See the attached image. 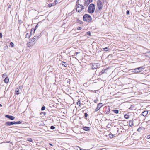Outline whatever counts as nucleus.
<instances>
[{
	"label": "nucleus",
	"instance_id": "f3484780",
	"mask_svg": "<svg viewBox=\"0 0 150 150\" xmlns=\"http://www.w3.org/2000/svg\"><path fill=\"white\" fill-rule=\"evenodd\" d=\"M32 29H31V30L30 31V34H28V33H27L26 35V37L28 38H30V36L32 34Z\"/></svg>",
	"mask_w": 150,
	"mask_h": 150
},
{
	"label": "nucleus",
	"instance_id": "0e129e2a",
	"mask_svg": "<svg viewBox=\"0 0 150 150\" xmlns=\"http://www.w3.org/2000/svg\"><path fill=\"white\" fill-rule=\"evenodd\" d=\"M149 62H150V61H149Z\"/></svg>",
	"mask_w": 150,
	"mask_h": 150
},
{
	"label": "nucleus",
	"instance_id": "bb28decb",
	"mask_svg": "<svg viewBox=\"0 0 150 150\" xmlns=\"http://www.w3.org/2000/svg\"><path fill=\"white\" fill-rule=\"evenodd\" d=\"M124 117L125 119H128L129 118V116L127 114H125L124 115Z\"/></svg>",
	"mask_w": 150,
	"mask_h": 150
},
{
	"label": "nucleus",
	"instance_id": "c03bdc74",
	"mask_svg": "<svg viewBox=\"0 0 150 150\" xmlns=\"http://www.w3.org/2000/svg\"><path fill=\"white\" fill-rule=\"evenodd\" d=\"M103 2V3H105L106 2V0H102V1H101Z\"/></svg>",
	"mask_w": 150,
	"mask_h": 150
},
{
	"label": "nucleus",
	"instance_id": "4468645a",
	"mask_svg": "<svg viewBox=\"0 0 150 150\" xmlns=\"http://www.w3.org/2000/svg\"><path fill=\"white\" fill-rule=\"evenodd\" d=\"M41 23V21H40V22H39L37 24V25L35 26V28H34L33 29V30H34V32H33V34H34L35 32V30H36V29L38 27V25Z\"/></svg>",
	"mask_w": 150,
	"mask_h": 150
},
{
	"label": "nucleus",
	"instance_id": "6ab92c4d",
	"mask_svg": "<svg viewBox=\"0 0 150 150\" xmlns=\"http://www.w3.org/2000/svg\"><path fill=\"white\" fill-rule=\"evenodd\" d=\"M76 22L80 25H82L83 24V22L82 21H80L79 19H77L76 20Z\"/></svg>",
	"mask_w": 150,
	"mask_h": 150
},
{
	"label": "nucleus",
	"instance_id": "3c124183",
	"mask_svg": "<svg viewBox=\"0 0 150 150\" xmlns=\"http://www.w3.org/2000/svg\"><path fill=\"white\" fill-rule=\"evenodd\" d=\"M49 144L51 146H53V145L52 144H51V143H49Z\"/></svg>",
	"mask_w": 150,
	"mask_h": 150
},
{
	"label": "nucleus",
	"instance_id": "37998d69",
	"mask_svg": "<svg viewBox=\"0 0 150 150\" xmlns=\"http://www.w3.org/2000/svg\"><path fill=\"white\" fill-rule=\"evenodd\" d=\"M82 28L81 27H78V28H77V29L78 30H81V29Z\"/></svg>",
	"mask_w": 150,
	"mask_h": 150
},
{
	"label": "nucleus",
	"instance_id": "052dcab7",
	"mask_svg": "<svg viewBox=\"0 0 150 150\" xmlns=\"http://www.w3.org/2000/svg\"><path fill=\"white\" fill-rule=\"evenodd\" d=\"M81 8H78V9H80Z\"/></svg>",
	"mask_w": 150,
	"mask_h": 150
},
{
	"label": "nucleus",
	"instance_id": "f704fd0d",
	"mask_svg": "<svg viewBox=\"0 0 150 150\" xmlns=\"http://www.w3.org/2000/svg\"><path fill=\"white\" fill-rule=\"evenodd\" d=\"M86 34L88 36H91V33L90 31H88L86 32Z\"/></svg>",
	"mask_w": 150,
	"mask_h": 150
},
{
	"label": "nucleus",
	"instance_id": "c9c22d12",
	"mask_svg": "<svg viewBox=\"0 0 150 150\" xmlns=\"http://www.w3.org/2000/svg\"><path fill=\"white\" fill-rule=\"evenodd\" d=\"M45 109V106H43L41 109V110L42 111H43Z\"/></svg>",
	"mask_w": 150,
	"mask_h": 150
},
{
	"label": "nucleus",
	"instance_id": "a19ab883",
	"mask_svg": "<svg viewBox=\"0 0 150 150\" xmlns=\"http://www.w3.org/2000/svg\"><path fill=\"white\" fill-rule=\"evenodd\" d=\"M11 122H12V125H14V124H16V122H15V121Z\"/></svg>",
	"mask_w": 150,
	"mask_h": 150
},
{
	"label": "nucleus",
	"instance_id": "7ed1b4c3",
	"mask_svg": "<svg viewBox=\"0 0 150 150\" xmlns=\"http://www.w3.org/2000/svg\"><path fill=\"white\" fill-rule=\"evenodd\" d=\"M97 3L98 10L99 11L101 10L103 7L102 2L100 0H98L97 1Z\"/></svg>",
	"mask_w": 150,
	"mask_h": 150
},
{
	"label": "nucleus",
	"instance_id": "bf43d9fd",
	"mask_svg": "<svg viewBox=\"0 0 150 150\" xmlns=\"http://www.w3.org/2000/svg\"><path fill=\"white\" fill-rule=\"evenodd\" d=\"M94 92L95 93H96V91L95 90V91H94Z\"/></svg>",
	"mask_w": 150,
	"mask_h": 150
},
{
	"label": "nucleus",
	"instance_id": "680f3d73",
	"mask_svg": "<svg viewBox=\"0 0 150 150\" xmlns=\"http://www.w3.org/2000/svg\"><path fill=\"white\" fill-rule=\"evenodd\" d=\"M79 0H77V1L76 3H77V2H78L79 1Z\"/></svg>",
	"mask_w": 150,
	"mask_h": 150
},
{
	"label": "nucleus",
	"instance_id": "58836bf2",
	"mask_svg": "<svg viewBox=\"0 0 150 150\" xmlns=\"http://www.w3.org/2000/svg\"><path fill=\"white\" fill-rule=\"evenodd\" d=\"M129 10H127L126 11V14L127 15H129Z\"/></svg>",
	"mask_w": 150,
	"mask_h": 150
},
{
	"label": "nucleus",
	"instance_id": "412c9836",
	"mask_svg": "<svg viewBox=\"0 0 150 150\" xmlns=\"http://www.w3.org/2000/svg\"><path fill=\"white\" fill-rule=\"evenodd\" d=\"M90 3L88 1V0H85V6H87Z\"/></svg>",
	"mask_w": 150,
	"mask_h": 150
},
{
	"label": "nucleus",
	"instance_id": "39448f33",
	"mask_svg": "<svg viewBox=\"0 0 150 150\" xmlns=\"http://www.w3.org/2000/svg\"><path fill=\"white\" fill-rule=\"evenodd\" d=\"M84 8L83 6L79 4H78L76 7V11L77 12H80Z\"/></svg>",
	"mask_w": 150,
	"mask_h": 150
},
{
	"label": "nucleus",
	"instance_id": "e2e57ef3",
	"mask_svg": "<svg viewBox=\"0 0 150 150\" xmlns=\"http://www.w3.org/2000/svg\"><path fill=\"white\" fill-rule=\"evenodd\" d=\"M84 111H83V113Z\"/></svg>",
	"mask_w": 150,
	"mask_h": 150
},
{
	"label": "nucleus",
	"instance_id": "f8f14e48",
	"mask_svg": "<svg viewBox=\"0 0 150 150\" xmlns=\"http://www.w3.org/2000/svg\"><path fill=\"white\" fill-rule=\"evenodd\" d=\"M82 127L83 129L85 131H88L90 130L89 127L83 126Z\"/></svg>",
	"mask_w": 150,
	"mask_h": 150
},
{
	"label": "nucleus",
	"instance_id": "f257e3e1",
	"mask_svg": "<svg viewBox=\"0 0 150 150\" xmlns=\"http://www.w3.org/2000/svg\"><path fill=\"white\" fill-rule=\"evenodd\" d=\"M83 20L86 23H90L92 20V17L88 14H85L83 18Z\"/></svg>",
	"mask_w": 150,
	"mask_h": 150
},
{
	"label": "nucleus",
	"instance_id": "b1692460",
	"mask_svg": "<svg viewBox=\"0 0 150 150\" xmlns=\"http://www.w3.org/2000/svg\"><path fill=\"white\" fill-rule=\"evenodd\" d=\"M109 50V47H106L103 48V50L105 51H107Z\"/></svg>",
	"mask_w": 150,
	"mask_h": 150
},
{
	"label": "nucleus",
	"instance_id": "4c0bfd02",
	"mask_svg": "<svg viewBox=\"0 0 150 150\" xmlns=\"http://www.w3.org/2000/svg\"><path fill=\"white\" fill-rule=\"evenodd\" d=\"M70 80L69 79H67V80H66V81L67 83H69L70 82Z\"/></svg>",
	"mask_w": 150,
	"mask_h": 150
},
{
	"label": "nucleus",
	"instance_id": "c85d7f7f",
	"mask_svg": "<svg viewBox=\"0 0 150 150\" xmlns=\"http://www.w3.org/2000/svg\"><path fill=\"white\" fill-rule=\"evenodd\" d=\"M143 128L142 127H140L137 129V131L139 132H140L141 130Z\"/></svg>",
	"mask_w": 150,
	"mask_h": 150
},
{
	"label": "nucleus",
	"instance_id": "cd10ccee",
	"mask_svg": "<svg viewBox=\"0 0 150 150\" xmlns=\"http://www.w3.org/2000/svg\"><path fill=\"white\" fill-rule=\"evenodd\" d=\"M109 137L110 138H112L113 137L114 135L111 134H110L109 135Z\"/></svg>",
	"mask_w": 150,
	"mask_h": 150
},
{
	"label": "nucleus",
	"instance_id": "9b49d317",
	"mask_svg": "<svg viewBox=\"0 0 150 150\" xmlns=\"http://www.w3.org/2000/svg\"><path fill=\"white\" fill-rule=\"evenodd\" d=\"M148 113V111L145 110L142 112V115L143 116L145 117V116H146V115H147Z\"/></svg>",
	"mask_w": 150,
	"mask_h": 150
},
{
	"label": "nucleus",
	"instance_id": "aec40b11",
	"mask_svg": "<svg viewBox=\"0 0 150 150\" xmlns=\"http://www.w3.org/2000/svg\"><path fill=\"white\" fill-rule=\"evenodd\" d=\"M133 119L132 120H130L129 121V125L131 127V126H132L133 125Z\"/></svg>",
	"mask_w": 150,
	"mask_h": 150
},
{
	"label": "nucleus",
	"instance_id": "1a4fd4ad",
	"mask_svg": "<svg viewBox=\"0 0 150 150\" xmlns=\"http://www.w3.org/2000/svg\"><path fill=\"white\" fill-rule=\"evenodd\" d=\"M5 117L11 120H13L14 119L15 117H14L13 116L9 115H5Z\"/></svg>",
	"mask_w": 150,
	"mask_h": 150
},
{
	"label": "nucleus",
	"instance_id": "e433bc0d",
	"mask_svg": "<svg viewBox=\"0 0 150 150\" xmlns=\"http://www.w3.org/2000/svg\"><path fill=\"white\" fill-rule=\"evenodd\" d=\"M7 76L6 73H4L2 75V76L3 78H5V76Z\"/></svg>",
	"mask_w": 150,
	"mask_h": 150
},
{
	"label": "nucleus",
	"instance_id": "09e8293b",
	"mask_svg": "<svg viewBox=\"0 0 150 150\" xmlns=\"http://www.w3.org/2000/svg\"><path fill=\"white\" fill-rule=\"evenodd\" d=\"M147 138V139L150 138V135H148Z\"/></svg>",
	"mask_w": 150,
	"mask_h": 150
},
{
	"label": "nucleus",
	"instance_id": "2eb2a0df",
	"mask_svg": "<svg viewBox=\"0 0 150 150\" xmlns=\"http://www.w3.org/2000/svg\"><path fill=\"white\" fill-rule=\"evenodd\" d=\"M4 82L6 83H7L9 82V79L8 76H6L5 79L4 80Z\"/></svg>",
	"mask_w": 150,
	"mask_h": 150
},
{
	"label": "nucleus",
	"instance_id": "a18cd8bd",
	"mask_svg": "<svg viewBox=\"0 0 150 150\" xmlns=\"http://www.w3.org/2000/svg\"><path fill=\"white\" fill-rule=\"evenodd\" d=\"M88 1L89 3H90L92 2L93 0H88Z\"/></svg>",
	"mask_w": 150,
	"mask_h": 150
},
{
	"label": "nucleus",
	"instance_id": "6e6552de",
	"mask_svg": "<svg viewBox=\"0 0 150 150\" xmlns=\"http://www.w3.org/2000/svg\"><path fill=\"white\" fill-rule=\"evenodd\" d=\"M102 103H99L98 104L97 107L96 108L95 111H97L101 108L102 106Z\"/></svg>",
	"mask_w": 150,
	"mask_h": 150
},
{
	"label": "nucleus",
	"instance_id": "a211bd4d",
	"mask_svg": "<svg viewBox=\"0 0 150 150\" xmlns=\"http://www.w3.org/2000/svg\"><path fill=\"white\" fill-rule=\"evenodd\" d=\"M56 4V3H50L48 4L47 6L49 7H50L53 6H54Z\"/></svg>",
	"mask_w": 150,
	"mask_h": 150
},
{
	"label": "nucleus",
	"instance_id": "423d86ee",
	"mask_svg": "<svg viewBox=\"0 0 150 150\" xmlns=\"http://www.w3.org/2000/svg\"><path fill=\"white\" fill-rule=\"evenodd\" d=\"M92 69H94L97 68L99 66V63H91L90 64Z\"/></svg>",
	"mask_w": 150,
	"mask_h": 150
},
{
	"label": "nucleus",
	"instance_id": "13d9d810",
	"mask_svg": "<svg viewBox=\"0 0 150 150\" xmlns=\"http://www.w3.org/2000/svg\"><path fill=\"white\" fill-rule=\"evenodd\" d=\"M56 2H57V0H55V1H54V2L56 3Z\"/></svg>",
	"mask_w": 150,
	"mask_h": 150
},
{
	"label": "nucleus",
	"instance_id": "4d7b16f0",
	"mask_svg": "<svg viewBox=\"0 0 150 150\" xmlns=\"http://www.w3.org/2000/svg\"><path fill=\"white\" fill-rule=\"evenodd\" d=\"M98 11V10H97V9H96V11H97V12Z\"/></svg>",
	"mask_w": 150,
	"mask_h": 150
},
{
	"label": "nucleus",
	"instance_id": "5701e85b",
	"mask_svg": "<svg viewBox=\"0 0 150 150\" xmlns=\"http://www.w3.org/2000/svg\"><path fill=\"white\" fill-rule=\"evenodd\" d=\"M62 64L65 67H67L68 65V64H67L66 62H62Z\"/></svg>",
	"mask_w": 150,
	"mask_h": 150
},
{
	"label": "nucleus",
	"instance_id": "de8ad7c7",
	"mask_svg": "<svg viewBox=\"0 0 150 150\" xmlns=\"http://www.w3.org/2000/svg\"><path fill=\"white\" fill-rule=\"evenodd\" d=\"M79 53V52H76L75 53V54H76V56H77V55Z\"/></svg>",
	"mask_w": 150,
	"mask_h": 150
},
{
	"label": "nucleus",
	"instance_id": "20e7f679",
	"mask_svg": "<svg viewBox=\"0 0 150 150\" xmlns=\"http://www.w3.org/2000/svg\"><path fill=\"white\" fill-rule=\"evenodd\" d=\"M41 36V33L36 35L31 40V41L35 42L36 40H37Z\"/></svg>",
	"mask_w": 150,
	"mask_h": 150
},
{
	"label": "nucleus",
	"instance_id": "603ef678",
	"mask_svg": "<svg viewBox=\"0 0 150 150\" xmlns=\"http://www.w3.org/2000/svg\"><path fill=\"white\" fill-rule=\"evenodd\" d=\"M21 89V86H19V89Z\"/></svg>",
	"mask_w": 150,
	"mask_h": 150
},
{
	"label": "nucleus",
	"instance_id": "6e6d98bb",
	"mask_svg": "<svg viewBox=\"0 0 150 150\" xmlns=\"http://www.w3.org/2000/svg\"><path fill=\"white\" fill-rule=\"evenodd\" d=\"M2 105L1 104H0V107H2Z\"/></svg>",
	"mask_w": 150,
	"mask_h": 150
},
{
	"label": "nucleus",
	"instance_id": "49530a36",
	"mask_svg": "<svg viewBox=\"0 0 150 150\" xmlns=\"http://www.w3.org/2000/svg\"><path fill=\"white\" fill-rule=\"evenodd\" d=\"M2 34L1 33H0V38H2Z\"/></svg>",
	"mask_w": 150,
	"mask_h": 150
},
{
	"label": "nucleus",
	"instance_id": "9d476101",
	"mask_svg": "<svg viewBox=\"0 0 150 150\" xmlns=\"http://www.w3.org/2000/svg\"><path fill=\"white\" fill-rule=\"evenodd\" d=\"M35 44V42H33L32 41H31L30 40V42L28 43L27 45L28 47H30L32 46Z\"/></svg>",
	"mask_w": 150,
	"mask_h": 150
},
{
	"label": "nucleus",
	"instance_id": "393cba45",
	"mask_svg": "<svg viewBox=\"0 0 150 150\" xmlns=\"http://www.w3.org/2000/svg\"><path fill=\"white\" fill-rule=\"evenodd\" d=\"M106 114H109L110 111V108H106Z\"/></svg>",
	"mask_w": 150,
	"mask_h": 150
},
{
	"label": "nucleus",
	"instance_id": "473e14b6",
	"mask_svg": "<svg viewBox=\"0 0 150 150\" xmlns=\"http://www.w3.org/2000/svg\"><path fill=\"white\" fill-rule=\"evenodd\" d=\"M27 140L30 142H32V139L31 138H28L27 139Z\"/></svg>",
	"mask_w": 150,
	"mask_h": 150
},
{
	"label": "nucleus",
	"instance_id": "8fccbe9b",
	"mask_svg": "<svg viewBox=\"0 0 150 150\" xmlns=\"http://www.w3.org/2000/svg\"><path fill=\"white\" fill-rule=\"evenodd\" d=\"M98 100H94V102L95 103H96L97 102V101Z\"/></svg>",
	"mask_w": 150,
	"mask_h": 150
},
{
	"label": "nucleus",
	"instance_id": "ea45409f",
	"mask_svg": "<svg viewBox=\"0 0 150 150\" xmlns=\"http://www.w3.org/2000/svg\"><path fill=\"white\" fill-rule=\"evenodd\" d=\"M40 114L41 115L42 114H43V115H46V112H42V113H40Z\"/></svg>",
	"mask_w": 150,
	"mask_h": 150
},
{
	"label": "nucleus",
	"instance_id": "f03ea898",
	"mask_svg": "<svg viewBox=\"0 0 150 150\" xmlns=\"http://www.w3.org/2000/svg\"><path fill=\"white\" fill-rule=\"evenodd\" d=\"M95 8V5L94 4H91L88 8V11L90 14H92L94 11Z\"/></svg>",
	"mask_w": 150,
	"mask_h": 150
},
{
	"label": "nucleus",
	"instance_id": "2f4dec72",
	"mask_svg": "<svg viewBox=\"0 0 150 150\" xmlns=\"http://www.w3.org/2000/svg\"><path fill=\"white\" fill-rule=\"evenodd\" d=\"M77 105H78L79 106H80L81 105V102L79 100L77 102Z\"/></svg>",
	"mask_w": 150,
	"mask_h": 150
},
{
	"label": "nucleus",
	"instance_id": "79ce46f5",
	"mask_svg": "<svg viewBox=\"0 0 150 150\" xmlns=\"http://www.w3.org/2000/svg\"><path fill=\"white\" fill-rule=\"evenodd\" d=\"M88 114L87 113H85L84 114V116L85 117H88Z\"/></svg>",
	"mask_w": 150,
	"mask_h": 150
},
{
	"label": "nucleus",
	"instance_id": "a878e982",
	"mask_svg": "<svg viewBox=\"0 0 150 150\" xmlns=\"http://www.w3.org/2000/svg\"><path fill=\"white\" fill-rule=\"evenodd\" d=\"M112 111L113 112H114L116 114L119 113V110H113Z\"/></svg>",
	"mask_w": 150,
	"mask_h": 150
},
{
	"label": "nucleus",
	"instance_id": "c756f323",
	"mask_svg": "<svg viewBox=\"0 0 150 150\" xmlns=\"http://www.w3.org/2000/svg\"><path fill=\"white\" fill-rule=\"evenodd\" d=\"M10 45L11 47H13L14 46V44L13 42H11L10 43Z\"/></svg>",
	"mask_w": 150,
	"mask_h": 150
},
{
	"label": "nucleus",
	"instance_id": "72a5a7b5",
	"mask_svg": "<svg viewBox=\"0 0 150 150\" xmlns=\"http://www.w3.org/2000/svg\"><path fill=\"white\" fill-rule=\"evenodd\" d=\"M50 129L52 130H53L55 129V127L54 126H52L50 127Z\"/></svg>",
	"mask_w": 150,
	"mask_h": 150
},
{
	"label": "nucleus",
	"instance_id": "864d4df0",
	"mask_svg": "<svg viewBox=\"0 0 150 150\" xmlns=\"http://www.w3.org/2000/svg\"><path fill=\"white\" fill-rule=\"evenodd\" d=\"M80 150H86L85 149H80Z\"/></svg>",
	"mask_w": 150,
	"mask_h": 150
},
{
	"label": "nucleus",
	"instance_id": "ddd939ff",
	"mask_svg": "<svg viewBox=\"0 0 150 150\" xmlns=\"http://www.w3.org/2000/svg\"><path fill=\"white\" fill-rule=\"evenodd\" d=\"M108 69H109L108 68H106V69H103L102 70L101 72H100V75H101L102 74H104L105 73H106L107 72H105V71L106 70H107Z\"/></svg>",
	"mask_w": 150,
	"mask_h": 150
},
{
	"label": "nucleus",
	"instance_id": "dca6fc26",
	"mask_svg": "<svg viewBox=\"0 0 150 150\" xmlns=\"http://www.w3.org/2000/svg\"><path fill=\"white\" fill-rule=\"evenodd\" d=\"M5 125L9 126L12 125L11 122L7 121L5 123Z\"/></svg>",
	"mask_w": 150,
	"mask_h": 150
},
{
	"label": "nucleus",
	"instance_id": "0eeeda50",
	"mask_svg": "<svg viewBox=\"0 0 150 150\" xmlns=\"http://www.w3.org/2000/svg\"><path fill=\"white\" fill-rule=\"evenodd\" d=\"M143 69V67H141L137 68H135L133 70H134L133 72L135 71L136 72L138 73L142 71V69Z\"/></svg>",
	"mask_w": 150,
	"mask_h": 150
},
{
	"label": "nucleus",
	"instance_id": "5fc2aeb1",
	"mask_svg": "<svg viewBox=\"0 0 150 150\" xmlns=\"http://www.w3.org/2000/svg\"><path fill=\"white\" fill-rule=\"evenodd\" d=\"M7 142L8 143H10V141H7Z\"/></svg>",
	"mask_w": 150,
	"mask_h": 150
},
{
	"label": "nucleus",
	"instance_id": "7c9ffc66",
	"mask_svg": "<svg viewBox=\"0 0 150 150\" xmlns=\"http://www.w3.org/2000/svg\"><path fill=\"white\" fill-rule=\"evenodd\" d=\"M23 121H19L17 122H16V124H20L22 123Z\"/></svg>",
	"mask_w": 150,
	"mask_h": 150
},
{
	"label": "nucleus",
	"instance_id": "4be33fe9",
	"mask_svg": "<svg viewBox=\"0 0 150 150\" xmlns=\"http://www.w3.org/2000/svg\"><path fill=\"white\" fill-rule=\"evenodd\" d=\"M19 89L18 88H17L16 90L15 94L16 95H18L19 94Z\"/></svg>",
	"mask_w": 150,
	"mask_h": 150
}]
</instances>
